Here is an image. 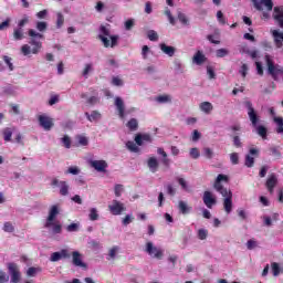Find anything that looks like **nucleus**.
<instances>
[{"label": "nucleus", "mask_w": 283, "mask_h": 283, "mask_svg": "<svg viewBox=\"0 0 283 283\" xmlns=\"http://www.w3.org/2000/svg\"><path fill=\"white\" fill-rule=\"evenodd\" d=\"M222 182H229V176L222 174L218 175L214 180L213 188L224 198L223 209L226 213H231V211H233V192H231L230 189L224 188Z\"/></svg>", "instance_id": "f257e3e1"}, {"label": "nucleus", "mask_w": 283, "mask_h": 283, "mask_svg": "<svg viewBox=\"0 0 283 283\" xmlns=\"http://www.w3.org/2000/svg\"><path fill=\"white\" fill-rule=\"evenodd\" d=\"M247 109H248V116L250 118V122L252 124V127L255 129L256 134L261 136L263 140H266V136L269 134V129L264 125L260 124V116L255 112V108H253V103L250 101H247L244 103Z\"/></svg>", "instance_id": "f03ea898"}, {"label": "nucleus", "mask_w": 283, "mask_h": 283, "mask_svg": "<svg viewBox=\"0 0 283 283\" xmlns=\"http://www.w3.org/2000/svg\"><path fill=\"white\" fill-rule=\"evenodd\" d=\"M29 36L31 40L29 41L30 45H32V50H30V45L23 44L21 48V52L24 56H28L30 53L32 54H39V51L41 48H43V44L41 43V39H43V34L34 31V29H30L28 31Z\"/></svg>", "instance_id": "7ed1b4c3"}, {"label": "nucleus", "mask_w": 283, "mask_h": 283, "mask_svg": "<svg viewBox=\"0 0 283 283\" xmlns=\"http://www.w3.org/2000/svg\"><path fill=\"white\" fill-rule=\"evenodd\" d=\"M101 34L98 35L99 41H102L104 48H116L118 45V35H109V24L99 27Z\"/></svg>", "instance_id": "20e7f679"}, {"label": "nucleus", "mask_w": 283, "mask_h": 283, "mask_svg": "<svg viewBox=\"0 0 283 283\" xmlns=\"http://www.w3.org/2000/svg\"><path fill=\"white\" fill-rule=\"evenodd\" d=\"M145 251L150 255V258H155V260H163V256L165 255L163 249L154 245L151 241L146 243Z\"/></svg>", "instance_id": "39448f33"}, {"label": "nucleus", "mask_w": 283, "mask_h": 283, "mask_svg": "<svg viewBox=\"0 0 283 283\" xmlns=\"http://www.w3.org/2000/svg\"><path fill=\"white\" fill-rule=\"evenodd\" d=\"M9 275H11V283L21 282V270H19V265L17 263H8Z\"/></svg>", "instance_id": "423d86ee"}, {"label": "nucleus", "mask_w": 283, "mask_h": 283, "mask_svg": "<svg viewBox=\"0 0 283 283\" xmlns=\"http://www.w3.org/2000/svg\"><path fill=\"white\" fill-rule=\"evenodd\" d=\"M108 211L112 216H120L124 211H127L125 203L114 199L111 205H108Z\"/></svg>", "instance_id": "0eeeda50"}, {"label": "nucleus", "mask_w": 283, "mask_h": 283, "mask_svg": "<svg viewBox=\"0 0 283 283\" xmlns=\"http://www.w3.org/2000/svg\"><path fill=\"white\" fill-rule=\"evenodd\" d=\"M203 203L208 209H213L214 205H218V199H216V195L213 192L206 190L202 197Z\"/></svg>", "instance_id": "6e6552de"}, {"label": "nucleus", "mask_w": 283, "mask_h": 283, "mask_svg": "<svg viewBox=\"0 0 283 283\" xmlns=\"http://www.w3.org/2000/svg\"><path fill=\"white\" fill-rule=\"evenodd\" d=\"M254 8L256 10H259L260 12H262V10H268L269 12H271V10H273V0H254Z\"/></svg>", "instance_id": "1a4fd4ad"}, {"label": "nucleus", "mask_w": 283, "mask_h": 283, "mask_svg": "<svg viewBox=\"0 0 283 283\" xmlns=\"http://www.w3.org/2000/svg\"><path fill=\"white\" fill-rule=\"evenodd\" d=\"M51 186L60 187L61 196H67V193H70V185H67V181H59L57 178H53L51 181Z\"/></svg>", "instance_id": "9d476101"}, {"label": "nucleus", "mask_w": 283, "mask_h": 283, "mask_svg": "<svg viewBox=\"0 0 283 283\" xmlns=\"http://www.w3.org/2000/svg\"><path fill=\"white\" fill-rule=\"evenodd\" d=\"M252 156H260V150L258 148H250L249 154L245 155V167L251 168L255 165V158Z\"/></svg>", "instance_id": "9b49d317"}, {"label": "nucleus", "mask_w": 283, "mask_h": 283, "mask_svg": "<svg viewBox=\"0 0 283 283\" xmlns=\"http://www.w3.org/2000/svg\"><path fill=\"white\" fill-rule=\"evenodd\" d=\"M57 214H59V206H52L49 211L46 222L44 224L45 229H50L52 227V222H54V220H56Z\"/></svg>", "instance_id": "f8f14e48"}, {"label": "nucleus", "mask_w": 283, "mask_h": 283, "mask_svg": "<svg viewBox=\"0 0 283 283\" xmlns=\"http://www.w3.org/2000/svg\"><path fill=\"white\" fill-rule=\"evenodd\" d=\"M265 187L269 193L272 195L275 191V187H277V175L271 174L265 181Z\"/></svg>", "instance_id": "ddd939ff"}, {"label": "nucleus", "mask_w": 283, "mask_h": 283, "mask_svg": "<svg viewBox=\"0 0 283 283\" xmlns=\"http://www.w3.org/2000/svg\"><path fill=\"white\" fill-rule=\"evenodd\" d=\"M273 19L276 25L283 29V6L274 7Z\"/></svg>", "instance_id": "4468645a"}, {"label": "nucleus", "mask_w": 283, "mask_h": 283, "mask_svg": "<svg viewBox=\"0 0 283 283\" xmlns=\"http://www.w3.org/2000/svg\"><path fill=\"white\" fill-rule=\"evenodd\" d=\"M39 123L45 132H50L52 127H54V123L52 122V118L45 116V115H40L39 116Z\"/></svg>", "instance_id": "2eb2a0df"}, {"label": "nucleus", "mask_w": 283, "mask_h": 283, "mask_svg": "<svg viewBox=\"0 0 283 283\" xmlns=\"http://www.w3.org/2000/svg\"><path fill=\"white\" fill-rule=\"evenodd\" d=\"M91 167H93V169H95V171L105 174L107 171L108 165H107V161H105V160H92Z\"/></svg>", "instance_id": "dca6fc26"}, {"label": "nucleus", "mask_w": 283, "mask_h": 283, "mask_svg": "<svg viewBox=\"0 0 283 283\" xmlns=\"http://www.w3.org/2000/svg\"><path fill=\"white\" fill-rule=\"evenodd\" d=\"M72 258H73V264L74 266H80L81 269H87V264L83 262V258L81 256V252L74 251L72 252Z\"/></svg>", "instance_id": "f3484780"}, {"label": "nucleus", "mask_w": 283, "mask_h": 283, "mask_svg": "<svg viewBox=\"0 0 283 283\" xmlns=\"http://www.w3.org/2000/svg\"><path fill=\"white\" fill-rule=\"evenodd\" d=\"M271 34L274 39L275 48L280 49L283 46V32H280L277 30H272Z\"/></svg>", "instance_id": "a211bd4d"}, {"label": "nucleus", "mask_w": 283, "mask_h": 283, "mask_svg": "<svg viewBox=\"0 0 283 283\" xmlns=\"http://www.w3.org/2000/svg\"><path fill=\"white\" fill-rule=\"evenodd\" d=\"M115 107H117L119 118H125V102H123V98H115Z\"/></svg>", "instance_id": "6ab92c4d"}, {"label": "nucleus", "mask_w": 283, "mask_h": 283, "mask_svg": "<svg viewBox=\"0 0 283 283\" xmlns=\"http://www.w3.org/2000/svg\"><path fill=\"white\" fill-rule=\"evenodd\" d=\"M147 165L153 174L158 171V159L156 157L148 158Z\"/></svg>", "instance_id": "aec40b11"}, {"label": "nucleus", "mask_w": 283, "mask_h": 283, "mask_svg": "<svg viewBox=\"0 0 283 283\" xmlns=\"http://www.w3.org/2000/svg\"><path fill=\"white\" fill-rule=\"evenodd\" d=\"M160 50L164 54H167V56H174V54H176V48L169 46L165 43L160 44Z\"/></svg>", "instance_id": "412c9836"}, {"label": "nucleus", "mask_w": 283, "mask_h": 283, "mask_svg": "<svg viewBox=\"0 0 283 283\" xmlns=\"http://www.w3.org/2000/svg\"><path fill=\"white\" fill-rule=\"evenodd\" d=\"M193 63H196V65H202V63H205V61H207V56H205L201 51H197L196 54L192 57Z\"/></svg>", "instance_id": "4be33fe9"}, {"label": "nucleus", "mask_w": 283, "mask_h": 283, "mask_svg": "<svg viewBox=\"0 0 283 283\" xmlns=\"http://www.w3.org/2000/svg\"><path fill=\"white\" fill-rule=\"evenodd\" d=\"M199 108L201 109V112H203V114H211V112H213V104H211L210 102H202L199 105Z\"/></svg>", "instance_id": "5701e85b"}, {"label": "nucleus", "mask_w": 283, "mask_h": 283, "mask_svg": "<svg viewBox=\"0 0 283 283\" xmlns=\"http://www.w3.org/2000/svg\"><path fill=\"white\" fill-rule=\"evenodd\" d=\"M14 132V128L7 127L2 130V136L4 138V143H11L12 142V134Z\"/></svg>", "instance_id": "b1692460"}, {"label": "nucleus", "mask_w": 283, "mask_h": 283, "mask_svg": "<svg viewBox=\"0 0 283 283\" xmlns=\"http://www.w3.org/2000/svg\"><path fill=\"white\" fill-rule=\"evenodd\" d=\"M157 154H159V156H163V160H161V163H163V165L165 166V167H169V165L171 164V160L169 159V158H167V151H165V149L164 148H158L157 149Z\"/></svg>", "instance_id": "393cba45"}, {"label": "nucleus", "mask_w": 283, "mask_h": 283, "mask_svg": "<svg viewBox=\"0 0 283 283\" xmlns=\"http://www.w3.org/2000/svg\"><path fill=\"white\" fill-rule=\"evenodd\" d=\"M273 123L276 125V134H283V117H273Z\"/></svg>", "instance_id": "a878e982"}, {"label": "nucleus", "mask_w": 283, "mask_h": 283, "mask_svg": "<svg viewBox=\"0 0 283 283\" xmlns=\"http://www.w3.org/2000/svg\"><path fill=\"white\" fill-rule=\"evenodd\" d=\"M178 209L184 216L191 212V207L187 206V202L185 201H179Z\"/></svg>", "instance_id": "bb28decb"}, {"label": "nucleus", "mask_w": 283, "mask_h": 283, "mask_svg": "<svg viewBox=\"0 0 283 283\" xmlns=\"http://www.w3.org/2000/svg\"><path fill=\"white\" fill-rule=\"evenodd\" d=\"M126 127L129 129V132H137L138 130V119L130 118L127 122Z\"/></svg>", "instance_id": "cd10ccee"}, {"label": "nucleus", "mask_w": 283, "mask_h": 283, "mask_svg": "<svg viewBox=\"0 0 283 283\" xmlns=\"http://www.w3.org/2000/svg\"><path fill=\"white\" fill-rule=\"evenodd\" d=\"M85 116L87 120H90V123H94V120H101V114L98 113V111H93L91 114L85 113Z\"/></svg>", "instance_id": "c85d7f7f"}, {"label": "nucleus", "mask_w": 283, "mask_h": 283, "mask_svg": "<svg viewBox=\"0 0 283 283\" xmlns=\"http://www.w3.org/2000/svg\"><path fill=\"white\" fill-rule=\"evenodd\" d=\"M50 229H52L51 231L52 233H54V235H57L59 233H62L63 226H61L59 221L57 222L52 221Z\"/></svg>", "instance_id": "c756f323"}, {"label": "nucleus", "mask_w": 283, "mask_h": 283, "mask_svg": "<svg viewBox=\"0 0 283 283\" xmlns=\"http://www.w3.org/2000/svg\"><path fill=\"white\" fill-rule=\"evenodd\" d=\"M164 14L166 17H168V21H169L170 25H176V19L171 14V10L169 9V7L165 8Z\"/></svg>", "instance_id": "7c9ffc66"}, {"label": "nucleus", "mask_w": 283, "mask_h": 283, "mask_svg": "<svg viewBox=\"0 0 283 283\" xmlns=\"http://www.w3.org/2000/svg\"><path fill=\"white\" fill-rule=\"evenodd\" d=\"M41 271H43L41 268L31 266L28 269L27 275L28 277H34L36 273H41Z\"/></svg>", "instance_id": "2f4dec72"}, {"label": "nucleus", "mask_w": 283, "mask_h": 283, "mask_svg": "<svg viewBox=\"0 0 283 283\" xmlns=\"http://www.w3.org/2000/svg\"><path fill=\"white\" fill-rule=\"evenodd\" d=\"M64 23H65V17L63 15V13L57 12L56 13V28L57 29L63 28Z\"/></svg>", "instance_id": "473e14b6"}, {"label": "nucleus", "mask_w": 283, "mask_h": 283, "mask_svg": "<svg viewBox=\"0 0 283 283\" xmlns=\"http://www.w3.org/2000/svg\"><path fill=\"white\" fill-rule=\"evenodd\" d=\"M13 39L14 41H21L23 40V29H14L13 31Z\"/></svg>", "instance_id": "72a5a7b5"}, {"label": "nucleus", "mask_w": 283, "mask_h": 283, "mask_svg": "<svg viewBox=\"0 0 283 283\" xmlns=\"http://www.w3.org/2000/svg\"><path fill=\"white\" fill-rule=\"evenodd\" d=\"M80 228H81V223H71L66 227V231L69 233H74V232L78 231Z\"/></svg>", "instance_id": "f704fd0d"}, {"label": "nucleus", "mask_w": 283, "mask_h": 283, "mask_svg": "<svg viewBox=\"0 0 283 283\" xmlns=\"http://www.w3.org/2000/svg\"><path fill=\"white\" fill-rule=\"evenodd\" d=\"M3 61L6 63V65H8L10 72L14 71V64H12V57L8 56V55H3Z\"/></svg>", "instance_id": "c9c22d12"}, {"label": "nucleus", "mask_w": 283, "mask_h": 283, "mask_svg": "<svg viewBox=\"0 0 283 283\" xmlns=\"http://www.w3.org/2000/svg\"><path fill=\"white\" fill-rule=\"evenodd\" d=\"M88 218L92 222L98 220V210H96V208H92L90 210V214H88Z\"/></svg>", "instance_id": "e433bc0d"}, {"label": "nucleus", "mask_w": 283, "mask_h": 283, "mask_svg": "<svg viewBox=\"0 0 283 283\" xmlns=\"http://www.w3.org/2000/svg\"><path fill=\"white\" fill-rule=\"evenodd\" d=\"M93 71H94V66L92 65V63L85 64V67L82 72V76L87 78V75L90 74V72H93Z\"/></svg>", "instance_id": "4c0bfd02"}, {"label": "nucleus", "mask_w": 283, "mask_h": 283, "mask_svg": "<svg viewBox=\"0 0 283 283\" xmlns=\"http://www.w3.org/2000/svg\"><path fill=\"white\" fill-rule=\"evenodd\" d=\"M77 143L78 145H82V147H87V145L90 144V140L87 139V137L80 135L77 136Z\"/></svg>", "instance_id": "58836bf2"}, {"label": "nucleus", "mask_w": 283, "mask_h": 283, "mask_svg": "<svg viewBox=\"0 0 283 283\" xmlns=\"http://www.w3.org/2000/svg\"><path fill=\"white\" fill-rule=\"evenodd\" d=\"M178 184L180 185L181 189H184V191H191L189 189V186H187V180H185V178H177Z\"/></svg>", "instance_id": "ea45409f"}, {"label": "nucleus", "mask_w": 283, "mask_h": 283, "mask_svg": "<svg viewBox=\"0 0 283 283\" xmlns=\"http://www.w3.org/2000/svg\"><path fill=\"white\" fill-rule=\"evenodd\" d=\"M35 28L36 30H39V32H45V30H48V22H43V21L36 22Z\"/></svg>", "instance_id": "a19ab883"}, {"label": "nucleus", "mask_w": 283, "mask_h": 283, "mask_svg": "<svg viewBox=\"0 0 283 283\" xmlns=\"http://www.w3.org/2000/svg\"><path fill=\"white\" fill-rule=\"evenodd\" d=\"M216 54H217L218 59H224V56H227L229 54V50H227V49H218Z\"/></svg>", "instance_id": "79ce46f5"}, {"label": "nucleus", "mask_w": 283, "mask_h": 283, "mask_svg": "<svg viewBox=\"0 0 283 283\" xmlns=\"http://www.w3.org/2000/svg\"><path fill=\"white\" fill-rule=\"evenodd\" d=\"M258 247V241H255V239H250L247 242V249H249V251H253V249H255Z\"/></svg>", "instance_id": "37998d69"}, {"label": "nucleus", "mask_w": 283, "mask_h": 283, "mask_svg": "<svg viewBox=\"0 0 283 283\" xmlns=\"http://www.w3.org/2000/svg\"><path fill=\"white\" fill-rule=\"evenodd\" d=\"M65 174H72V176H78L81 174V169L76 166L70 167Z\"/></svg>", "instance_id": "c03bdc74"}, {"label": "nucleus", "mask_w": 283, "mask_h": 283, "mask_svg": "<svg viewBox=\"0 0 283 283\" xmlns=\"http://www.w3.org/2000/svg\"><path fill=\"white\" fill-rule=\"evenodd\" d=\"M217 20L219 23H221V25H227V19L224 18V13H222V11L217 12Z\"/></svg>", "instance_id": "a18cd8bd"}, {"label": "nucleus", "mask_w": 283, "mask_h": 283, "mask_svg": "<svg viewBox=\"0 0 283 283\" xmlns=\"http://www.w3.org/2000/svg\"><path fill=\"white\" fill-rule=\"evenodd\" d=\"M147 38L149 39V41H158V33L154 30H149L147 32Z\"/></svg>", "instance_id": "49530a36"}, {"label": "nucleus", "mask_w": 283, "mask_h": 283, "mask_svg": "<svg viewBox=\"0 0 283 283\" xmlns=\"http://www.w3.org/2000/svg\"><path fill=\"white\" fill-rule=\"evenodd\" d=\"M230 160H231L232 165H239L240 156L238 155V153H231Z\"/></svg>", "instance_id": "de8ad7c7"}, {"label": "nucleus", "mask_w": 283, "mask_h": 283, "mask_svg": "<svg viewBox=\"0 0 283 283\" xmlns=\"http://www.w3.org/2000/svg\"><path fill=\"white\" fill-rule=\"evenodd\" d=\"M207 235H209V231L205 229L198 230V238L199 240H207Z\"/></svg>", "instance_id": "09e8293b"}, {"label": "nucleus", "mask_w": 283, "mask_h": 283, "mask_svg": "<svg viewBox=\"0 0 283 283\" xmlns=\"http://www.w3.org/2000/svg\"><path fill=\"white\" fill-rule=\"evenodd\" d=\"M3 231H6V233H13L14 226H12L11 222H4Z\"/></svg>", "instance_id": "8fccbe9b"}, {"label": "nucleus", "mask_w": 283, "mask_h": 283, "mask_svg": "<svg viewBox=\"0 0 283 283\" xmlns=\"http://www.w3.org/2000/svg\"><path fill=\"white\" fill-rule=\"evenodd\" d=\"M114 191H115L116 198H120V196H123V185L120 184L115 185Z\"/></svg>", "instance_id": "3c124183"}, {"label": "nucleus", "mask_w": 283, "mask_h": 283, "mask_svg": "<svg viewBox=\"0 0 283 283\" xmlns=\"http://www.w3.org/2000/svg\"><path fill=\"white\" fill-rule=\"evenodd\" d=\"M157 101L158 103H171V97L169 95H160Z\"/></svg>", "instance_id": "603ef678"}, {"label": "nucleus", "mask_w": 283, "mask_h": 283, "mask_svg": "<svg viewBox=\"0 0 283 283\" xmlns=\"http://www.w3.org/2000/svg\"><path fill=\"white\" fill-rule=\"evenodd\" d=\"M62 143L64 145V147L66 149H70V147H72V140L70 139V137L67 135H65L63 138H62Z\"/></svg>", "instance_id": "864d4df0"}, {"label": "nucleus", "mask_w": 283, "mask_h": 283, "mask_svg": "<svg viewBox=\"0 0 283 283\" xmlns=\"http://www.w3.org/2000/svg\"><path fill=\"white\" fill-rule=\"evenodd\" d=\"M126 147L127 149H129V151H134V153L138 151V146H136L134 142H127Z\"/></svg>", "instance_id": "5fc2aeb1"}, {"label": "nucleus", "mask_w": 283, "mask_h": 283, "mask_svg": "<svg viewBox=\"0 0 283 283\" xmlns=\"http://www.w3.org/2000/svg\"><path fill=\"white\" fill-rule=\"evenodd\" d=\"M178 20L180 21V23H182L184 25H187V23H189V19H187V15H185V13L179 12L178 13Z\"/></svg>", "instance_id": "6e6d98bb"}, {"label": "nucleus", "mask_w": 283, "mask_h": 283, "mask_svg": "<svg viewBox=\"0 0 283 283\" xmlns=\"http://www.w3.org/2000/svg\"><path fill=\"white\" fill-rule=\"evenodd\" d=\"M59 260H62L61 252H53L51 254L50 261L51 262H59Z\"/></svg>", "instance_id": "4d7b16f0"}, {"label": "nucleus", "mask_w": 283, "mask_h": 283, "mask_svg": "<svg viewBox=\"0 0 283 283\" xmlns=\"http://www.w3.org/2000/svg\"><path fill=\"white\" fill-rule=\"evenodd\" d=\"M10 281V276L0 270V283H6Z\"/></svg>", "instance_id": "13d9d810"}, {"label": "nucleus", "mask_w": 283, "mask_h": 283, "mask_svg": "<svg viewBox=\"0 0 283 283\" xmlns=\"http://www.w3.org/2000/svg\"><path fill=\"white\" fill-rule=\"evenodd\" d=\"M10 21L11 19L10 18H7L6 21H3L2 23H0V30L3 31V30H8L10 28Z\"/></svg>", "instance_id": "bf43d9fd"}, {"label": "nucleus", "mask_w": 283, "mask_h": 283, "mask_svg": "<svg viewBox=\"0 0 283 283\" xmlns=\"http://www.w3.org/2000/svg\"><path fill=\"white\" fill-rule=\"evenodd\" d=\"M190 156L191 158H193L195 160L200 158V150H198V148H191L190 149Z\"/></svg>", "instance_id": "052dcab7"}, {"label": "nucleus", "mask_w": 283, "mask_h": 283, "mask_svg": "<svg viewBox=\"0 0 283 283\" xmlns=\"http://www.w3.org/2000/svg\"><path fill=\"white\" fill-rule=\"evenodd\" d=\"M272 273L274 276L280 275V264L276 262L272 263Z\"/></svg>", "instance_id": "680f3d73"}, {"label": "nucleus", "mask_w": 283, "mask_h": 283, "mask_svg": "<svg viewBox=\"0 0 283 283\" xmlns=\"http://www.w3.org/2000/svg\"><path fill=\"white\" fill-rule=\"evenodd\" d=\"M203 154L208 160H211L213 158V150L211 148H203Z\"/></svg>", "instance_id": "e2e57ef3"}, {"label": "nucleus", "mask_w": 283, "mask_h": 283, "mask_svg": "<svg viewBox=\"0 0 283 283\" xmlns=\"http://www.w3.org/2000/svg\"><path fill=\"white\" fill-rule=\"evenodd\" d=\"M270 151L272 156H275L276 158H282V153L277 149V147L270 148Z\"/></svg>", "instance_id": "0e129e2a"}, {"label": "nucleus", "mask_w": 283, "mask_h": 283, "mask_svg": "<svg viewBox=\"0 0 283 283\" xmlns=\"http://www.w3.org/2000/svg\"><path fill=\"white\" fill-rule=\"evenodd\" d=\"M112 83H113L116 87L123 86V80H120V78L117 77V76L113 77Z\"/></svg>", "instance_id": "69168bd1"}, {"label": "nucleus", "mask_w": 283, "mask_h": 283, "mask_svg": "<svg viewBox=\"0 0 283 283\" xmlns=\"http://www.w3.org/2000/svg\"><path fill=\"white\" fill-rule=\"evenodd\" d=\"M233 145H234V147H237V148L242 147V142L240 140V136L235 135V136L233 137Z\"/></svg>", "instance_id": "338daca9"}, {"label": "nucleus", "mask_w": 283, "mask_h": 283, "mask_svg": "<svg viewBox=\"0 0 283 283\" xmlns=\"http://www.w3.org/2000/svg\"><path fill=\"white\" fill-rule=\"evenodd\" d=\"M132 28H134V20L133 19H128L125 22V30H132Z\"/></svg>", "instance_id": "774afa93"}]
</instances>
